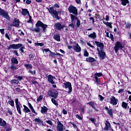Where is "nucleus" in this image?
Listing matches in <instances>:
<instances>
[{
  "label": "nucleus",
  "mask_w": 131,
  "mask_h": 131,
  "mask_svg": "<svg viewBox=\"0 0 131 131\" xmlns=\"http://www.w3.org/2000/svg\"><path fill=\"white\" fill-rule=\"evenodd\" d=\"M68 11L71 13L73 14L75 16H77V15H78V10H77V8L76 7L73 6V5H70L69 7Z\"/></svg>",
  "instance_id": "obj_4"
},
{
  "label": "nucleus",
  "mask_w": 131,
  "mask_h": 131,
  "mask_svg": "<svg viewBox=\"0 0 131 131\" xmlns=\"http://www.w3.org/2000/svg\"><path fill=\"white\" fill-rule=\"evenodd\" d=\"M54 27L56 30H63L65 28V26L62 25L60 23H57L55 24Z\"/></svg>",
  "instance_id": "obj_11"
},
{
  "label": "nucleus",
  "mask_w": 131,
  "mask_h": 131,
  "mask_svg": "<svg viewBox=\"0 0 131 131\" xmlns=\"http://www.w3.org/2000/svg\"><path fill=\"white\" fill-rule=\"evenodd\" d=\"M84 56H85V57H89V52H88V51H85L84 53Z\"/></svg>",
  "instance_id": "obj_56"
},
{
  "label": "nucleus",
  "mask_w": 131,
  "mask_h": 131,
  "mask_svg": "<svg viewBox=\"0 0 131 131\" xmlns=\"http://www.w3.org/2000/svg\"><path fill=\"white\" fill-rule=\"evenodd\" d=\"M76 117L79 120H82V118H81V116H79V115H78V114L76 115Z\"/></svg>",
  "instance_id": "obj_48"
},
{
  "label": "nucleus",
  "mask_w": 131,
  "mask_h": 131,
  "mask_svg": "<svg viewBox=\"0 0 131 131\" xmlns=\"http://www.w3.org/2000/svg\"><path fill=\"white\" fill-rule=\"evenodd\" d=\"M12 49L13 50H18L19 49V51L23 53H24V49H25V47L23 46V44L22 43L12 44L9 46L7 50H10Z\"/></svg>",
  "instance_id": "obj_2"
},
{
  "label": "nucleus",
  "mask_w": 131,
  "mask_h": 131,
  "mask_svg": "<svg viewBox=\"0 0 131 131\" xmlns=\"http://www.w3.org/2000/svg\"><path fill=\"white\" fill-rule=\"evenodd\" d=\"M70 124H72V125L74 128H77V126L76 125V124H74L72 122H70Z\"/></svg>",
  "instance_id": "obj_49"
},
{
  "label": "nucleus",
  "mask_w": 131,
  "mask_h": 131,
  "mask_svg": "<svg viewBox=\"0 0 131 131\" xmlns=\"http://www.w3.org/2000/svg\"><path fill=\"white\" fill-rule=\"evenodd\" d=\"M80 25V20H79V19H77V22H76V26L77 27H79Z\"/></svg>",
  "instance_id": "obj_47"
},
{
  "label": "nucleus",
  "mask_w": 131,
  "mask_h": 131,
  "mask_svg": "<svg viewBox=\"0 0 131 131\" xmlns=\"http://www.w3.org/2000/svg\"><path fill=\"white\" fill-rule=\"evenodd\" d=\"M99 97L100 99V101H103V100H104V98L103 96H102V95H99Z\"/></svg>",
  "instance_id": "obj_60"
},
{
  "label": "nucleus",
  "mask_w": 131,
  "mask_h": 131,
  "mask_svg": "<svg viewBox=\"0 0 131 131\" xmlns=\"http://www.w3.org/2000/svg\"><path fill=\"white\" fill-rule=\"evenodd\" d=\"M0 16L3 17L7 20H10V16H9V12L5 11V10L0 8Z\"/></svg>",
  "instance_id": "obj_6"
},
{
  "label": "nucleus",
  "mask_w": 131,
  "mask_h": 131,
  "mask_svg": "<svg viewBox=\"0 0 131 131\" xmlns=\"http://www.w3.org/2000/svg\"><path fill=\"white\" fill-rule=\"evenodd\" d=\"M93 43L97 46V49H99V51H103V50H104V43L102 42L95 41L93 42Z\"/></svg>",
  "instance_id": "obj_7"
},
{
  "label": "nucleus",
  "mask_w": 131,
  "mask_h": 131,
  "mask_svg": "<svg viewBox=\"0 0 131 131\" xmlns=\"http://www.w3.org/2000/svg\"><path fill=\"white\" fill-rule=\"evenodd\" d=\"M88 36L90 38H92V39H95V38H97V34H96V32H94L93 33L88 35Z\"/></svg>",
  "instance_id": "obj_19"
},
{
  "label": "nucleus",
  "mask_w": 131,
  "mask_h": 131,
  "mask_svg": "<svg viewBox=\"0 0 131 131\" xmlns=\"http://www.w3.org/2000/svg\"><path fill=\"white\" fill-rule=\"evenodd\" d=\"M88 104H89V105L91 106L92 108L95 107V102H94L93 101H91V102H88Z\"/></svg>",
  "instance_id": "obj_40"
},
{
  "label": "nucleus",
  "mask_w": 131,
  "mask_h": 131,
  "mask_svg": "<svg viewBox=\"0 0 131 131\" xmlns=\"http://www.w3.org/2000/svg\"><path fill=\"white\" fill-rule=\"evenodd\" d=\"M74 49L76 53H80V51H81V48L80 47L78 44H76L75 46H74Z\"/></svg>",
  "instance_id": "obj_17"
},
{
  "label": "nucleus",
  "mask_w": 131,
  "mask_h": 131,
  "mask_svg": "<svg viewBox=\"0 0 131 131\" xmlns=\"http://www.w3.org/2000/svg\"><path fill=\"white\" fill-rule=\"evenodd\" d=\"M48 77V81L49 83H51V84H55V81H54V79H56V77L52 76V75H49Z\"/></svg>",
  "instance_id": "obj_14"
},
{
  "label": "nucleus",
  "mask_w": 131,
  "mask_h": 131,
  "mask_svg": "<svg viewBox=\"0 0 131 131\" xmlns=\"http://www.w3.org/2000/svg\"><path fill=\"white\" fill-rule=\"evenodd\" d=\"M69 27H71L72 28V29H74V24H70L69 25Z\"/></svg>",
  "instance_id": "obj_58"
},
{
  "label": "nucleus",
  "mask_w": 131,
  "mask_h": 131,
  "mask_svg": "<svg viewBox=\"0 0 131 131\" xmlns=\"http://www.w3.org/2000/svg\"><path fill=\"white\" fill-rule=\"evenodd\" d=\"M48 111V107L46 106H43V107H41V113H46Z\"/></svg>",
  "instance_id": "obj_22"
},
{
  "label": "nucleus",
  "mask_w": 131,
  "mask_h": 131,
  "mask_svg": "<svg viewBox=\"0 0 131 131\" xmlns=\"http://www.w3.org/2000/svg\"><path fill=\"white\" fill-rule=\"evenodd\" d=\"M114 49L116 53H117L119 50H122V49H123V46H122V43H121V42H120L117 41L114 47Z\"/></svg>",
  "instance_id": "obj_8"
},
{
  "label": "nucleus",
  "mask_w": 131,
  "mask_h": 131,
  "mask_svg": "<svg viewBox=\"0 0 131 131\" xmlns=\"http://www.w3.org/2000/svg\"><path fill=\"white\" fill-rule=\"evenodd\" d=\"M10 82H11V84H14L15 83H16L17 84H18L20 83V82H19V80H16V79L11 80L10 81Z\"/></svg>",
  "instance_id": "obj_31"
},
{
  "label": "nucleus",
  "mask_w": 131,
  "mask_h": 131,
  "mask_svg": "<svg viewBox=\"0 0 131 131\" xmlns=\"http://www.w3.org/2000/svg\"><path fill=\"white\" fill-rule=\"evenodd\" d=\"M16 107L17 111L18 114L21 115V107H22V105H19V106H16Z\"/></svg>",
  "instance_id": "obj_32"
},
{
  "label": "nucleus",
  "mask_w": 131,
  "mask_h": 131,
  "mask_svg": "<svg viewBox=\"0 0 131 131\" xmlns=\"http://www.w3.org/2000/svg\"><path fill=\"white\" fill-rule=\"evenodd\" d=\"M105 110H107V114L109 115L110 117H113V110L109 109L107 106L105 107Z\"/></svg>",
  "instance_id": "obj_15"
},
{
  "label": "nucleus",
  "mask_w": 131,
  "mask_h": 131,
  "mask_svg": "<svg viewBox=\"0 0 131 131\" xmlns=\"http://www.w3.org/2000/svg\"><path fill=\"white\" fill-rule=\"evenodd\" d=\"M103 24H105V25H106V26H108V27H110V28L112 29V23H109V22H106V21H103Z\"/></svg>",
  "instance_id": "obj_27"
},
{
  "label": "nucleus",
  "mask_w": 131,
  "mask_h": 131,
  "mask_svg": "<svg viewBox=\"0 0 131 131\" xmlns=\"http://www.w3.org/2000/svg\"><path fill=\"white\" fill-rule=\"evenodd\" d=\"M94 77L97 84H101V81H100V78H98L97 76H94Z\"/></svg>",
  "instance_id": "obj_34"
},
{
  "label": "nucleus",
  "mask_w": 131,
  "mask_h": 131,
  "mask_svg": "<svg viewBox=\"0 0 131 131\" xmlns=\"http://www.w3.org/2000/svg\"><path fill=\"white\" fill-rule=\"evenodd\" d=\"M35 46H39L40 47H42L43 46V44L42 43H35Z\"/></svg>",
  "instance_id": "obj_54"
},
{
  "label": "nucleus",
  "mask_w": 131,
  "mask_h": 131,
  "mask_svg": "<svg viewBox=\"0 0 131 131\" xmlns=\"http://www.w3.org/2000/svg\"><path fill=\"white\" fill-rule=\"evenodd\" d=\"M47 9L53 18H55V19H56V20H60V17H59V13H58V11L54 9V7H50V8Z\"/></svg>",
  "instance_id": "obj_3"
},
{
  "label": "nucleus",
  "mask_w": 131,
  "mask_h": 131,
  "mask_svg": "<svg viewBox=\"0 0 131 131\" xmlns=\"http://www.w3.org/2000/svg\"><path fill=\"white\" fill-rule=\"evenodd\" d=\"M121 2V5L122 6H126L127 4H129V1L128 0H120Z\"/></svg>",
  "instance_id": "obj_24"
},
{
  "label": "nucleus",
  "mask_w": 131,
  "mask_h": 131,
  "mask_svg": "<svg viewBox=\"0 0 131 131\" xmlns=\"http://www.w3.org/2000/svg\"><path fill=\"white\" fill-rule=\"evenodd\" d=\"M10 69H11L12 71H15V70H17V69H18V68L16 66L12 64L10 67Z\"/></svg>",
  "instance_id": "obj_30"
},
{
  "label": "nucleus",
  "mask_w": 131,
  "mask_h": 131,
  "mask_svg": "<svg viewBox=\"0 0 131 131\" xmlns=\"http://www.w3.org/2000/svg\"><path fill=\"white\" fill-rule=\"evenodd\" d=\"M7 125V122L4 119L0 118V126H6Z\"/></svg>",
  "instance_id": "obj_20"
},
{
  "label": "nucleus",
  "mask_w": 131,
  "mask_h": 131,
  "mask_svg": "<svg viewBox=\"0 0 131 131\" xmlns=\"http://www.w3.org/2000/svg\"><path fill=\"white\" fill-rule=\"evenodd\" d=\"M97 51L98 52V55L100 60H104V59H105V56H106V53L103 51V50L100 51L99 48H97Z\"/></svg>",
  "instance_id": "obj_9"
},
{
  "label": "nucleus",
  "mask_w": 131,
  "mask_h": 131,
  "mask_svg": "<svg viewBox=\"0 0 131 131\" xmlns=\"http://www.w3.org/2000/svg\"><path fill=\"white\" fill-rule=\"evenodd\" d=\"M43 98V97L41 95L39 96L38 97V98L37 99V102H40V101H41V100H42V98Z\"/></svg>",
  "instance_id": "obj_43"
},
{
  "label": "nucleus",
  "mask_w": 131,
  "mask_h": 131,
  "mask_svg": "<svg viewBox=\"0 0 131 131\" xmlns=\"http://www.w3.org/2000/svg\"><path fill=\"white\" fill-rule=\"evenodd\" d=\"M89 119H90V121H92V122H93V123H95V119L90 118Z\"/></svg>",
  "instance_id": "obj_63"
},
{
  "label": "nucleus",
  "mask_w": 131,
  "mask_h": 131,
  "mask_svg": "<svg viewBox=\"0 0 131 131\" xmlns=\"http://www.w3.org/2000/svg\"><path fill=\"white\" fill-rule=\"evenodd\" d=\"M122 107L125 109H126V108H127V104L124 102H123L122 103Z\"/></svg>",
  "instance_id": "obj_42"
},
{
  "label": "nucleus",
  "mask_w": 131,
  "mask_h": 131,
  "mask_svg": "<svg viewBox=\"0 0 131 131\" xmlns=\"http://www.w3.org/2000/svg\"><path fill=\"white\" fill-rule=\"evenodd\" d=\"M46 122H47V123H48V124H49L50 125H53V122H52V121L49 120H47L46 121Z\"/></svg>",
  "instance_id": "obj_45"
},
{
  "label": "nucleus",
  "mask_w": 131,
  "mask_h": 131,
  "mask_svg": "<svg viewBox=\"0 0 131 131\" xmlns=\"http://www.w3.org/2000/svg\"><path fill=\"white\" fill-rule=\"evenodd\" d=\"M105 20H106L107 21H109V16L106 15V16H105Z\"/></svg>",
  "instance_id": "obj_64"
},
{
  "label": "nucleus",
  "mask_w": 131,
  "mask_h": 131,
  "mask_svg": "<svg viewBox=\"0 0 131 131\" xmlns=\"http://www.w3.org/2000/svg\"><path fill=\"white\" fill-rule=\"evenodd\" d=\"M131 24L129 23H127L126 25V28L127 29H129L130 28Z\"/></svg>",
  "instance_id": "obj_50"
},
{
  "label": "nucleus",
  "mask_w": 131,
  "mask_h": 131,
  "mask_svg": "<svg viewBox=\"0 0 131 131\" xmlns=\"http://www.w3.org/2000/svg\"><path fill=\"white\" fill-rule=\"evenodd\" d=\"M95 76H96V77H101V76H103V74L101 73H96Z\"/></svg>",
  "instance_id": "obj_41"
},
{
  "label": "nucleus",
  "mask_w": 131,
  "mask_h": 131,
  "mask_svg": "<svg viewBox=\"0 0 131 131\" xmlns=\"http://www.w3.org/2000/svg\"><path fill=\"white\" fill-rule=\"evenodd\" d=\"M50 54H49V56L50 57H54V56H56V53H54V52H52V51H50Z\"/></svg>",
  "instance_id": "obj_44"
},
{
  "label": "nucleus",
  "mask_w": 131,
  "mask_h": 131,
  "mask_svg": "<svg viewBox=\"0 0 131 131\" xmlns=\"http://www.w3.org/2000/svg\"><path fill=\"white\" fill-rule=\"evenodd\" d=\"M11 62L12 64H15L17 65L18 63V59H17L16 57H13L11 58Z\"/></svg>",
  "instance_id": "obj_21"
},
{
  "label": "nucleus",
  "mask_w": 131,
  "mask_h": 131,
  "mask_svg": "<svg viewBox=\"0 0 131 131\" xmlns=\"http://www.w3.org/2000/svg\"><path fill=\"white\" fill-rule=\"evenodd\" d=\"M15 105L16 107L22 105L21 103H20V101H19V99L18 98L15 99Z\"/></svg>",
  "instance_id": "obj_33"
},
{
  "label": "nucleus",
  "mask_w": 131,
  "mask_h": 131,
  "mask_svg": "<svg viewBox=\"0 0 131 131\" xmlns=\"http://www.w3.org/2000/svg\"><path fill=\"white\" fill-rule=\"evenodd\" d=\"M51 101L52 102V103L55 105V106H58V105H59L58 104V102H57V101H56V100H55L54 98H52L51 99Z\"/></svg>",
  "instance_id": "obj_36"
},
{
  "label": "nucleus",
  "mask_w": 131,
  "mask_h": 131,
  "mask_svg": "<svg viewBox=\"0 0 131 131\" xmlns=\"http://www.w3.org/2000/svg\"><path fill=\"white\" fill-rule=\"evenodd\" d=\"M57 129L58 131L65 130V127L64 126V124L61 123V122L59 121L57 122Z\"/></svg>",
  "instance_id": "obj_10"
},
{
  "label": "nucleus",
  "mask_w": 131,
  "mask_h": 131,
  "mask_svg": "<svg viewBox=\"0 0 131 131\" xmlns=\"http://www.w3.org/2000/svg\"><path fill=\"white\" fill-rule=\"evenodd\" d=\"M35 26L36 28H30V30L38 33L40 32V27H42L43 32H46V31H47V28L48 27V25L43 24L42 22L40 21V20H38Z\"/></svg>",
  "instance_id": "obj_1"
},
{
  "label": "nucleus",
  "mask_w": 131,
  "mask_h": 131,
  "mask_svg": "<svg viewBox=\"0 0 131 131\" xmlns=\"http://www.w3.org/2000/svg\"><path fill=\"white\" fill-rule=\"evenodd\" d=\"M51 93V95L50 96L51 97H53V98H54V99H57V98H58V92L57 91H54V92H52V91H50Z\"/></svg>",
  "instance_id": "obj_18"
},
{
  "label": "nucleus",
  "mask_w": 131,
  "mask_h": 131,
  "mask_svg": "<svg viewBox=\"0 0 131 131\" xmlns=\"http://www.w3.org/2000/svg\"><path fill=\"white\" fill-rule=\"evenodd\" d=\"M22 14L23 15V16H26V15H27V14H29V12L28 11V10L27 9H22V11H21Z\"/></svg>",
  "instance_id": "obj_25"
},
{
  "label": "nucleus",
  "mask_w": 131,
  "mask_h": 131,
  "mask_svg": "<svg viewBox=\"0 0 131 131\" xmlns=\"http://www.w3.org/2000/svg\"><path fill=\"white\" fill-rule=\"evenodd\" d=\"M8 104L10 105L12 107H14L15 106V103H14V101L11 100V101H8Z\"/></svg>",
  "instance_id": "obj_38"
},
{
  "label": "nucleus",
  "mask_w": 131,
  "mask_h": 131,
  "mask_svg": "<svg viewBox=\"0 0 131 131\" xmlns=\"http://www.w3.org/2000/svg\"><path fill=\"white\" fill-rule=\"evenodd\" d=\"M20 21L19 19L17 18H15L14 20L13 21V23L10 24V26L11 27H19L20 26Z\"/></svg>",
  "instance_id": "obj_13"
},
{
  "label": "nucleus",
  "mask_w": 131,
  "mask_h": 131,
  "mask_svg": "<svg viewBox=\"0 0 131 131\" xmlns=\"http://www.w3.org/2000/svg\"><path fill=\"white\" fill-rule=\"evenodd\" d=\"M13 54H15L17 56H19V54H18V52L16 50H14L13 52Z\"/></svg>",
  "instance_id": "obj_57"
},
{
  "label": "nucleus",
  "mask_w": 131,
  "mask_h": 131,
  "mask_svg": "<svg viewBox=\"0 0 131 131\" xmlns=\"http://www.w3.org/2000/svg\"><path fill=\"white\" fill-rule=\"evenodd\" d=\"M105 125V126L104 128V130H109V128H111V124H110L108 121H106Z\"/></svg>",
  "instance_id": "obj_16"
},
{
  "label": "nucleus",
  "mask_w": 131,
  "mask_h": 131,
  "mask_svg": "<svg viewBox=\"0 0 131 131\" xmlns=\"http://www.w3.org/2000/svg\"><path fill=\"white\" fill-rule=\"evenodd\" d=\"M87 45H88V46L90 47V48H92V49H95V47H94L93 45H91V43L88 42Z\"/></svg>",
  "instance_id": "obj_59"
},
{
  "label": "nucleus",
  "mask_w": 131,
  "mask_h": 131,
  "mask_svg": "<svg viewBox=\"0 0 131 131\" xmlns=\"http://www.w3.org/2000/svg\"><path fill=\"white\" fill-rule=\"evenodd\" d=\"M34 122H36L37 123H38L39 124H41L43 121L41 120V119H39V118H37L34 119Z\"/></svg>",
  "instance_id": "obj_23"
},
{
  "label": "nucleus",
  "mask_w": 131,
  "mask_h": 131,
  "mask_svg": "<svg viewBox=\"0 0 131 131\" xmlns=\"http://www.w3.org/2000/svg\"><path fill=\"white\" fill-rule=\"evenodd\" d=\"M110 38L112 41H114V37L112 34H110Z\"/></svg>",
  "instance_id": "obj_51"
},
{
  "label": "nucleus",
  "mask_w": 131,
  "mask_h": 131,
  "mask_svg": "<svg viewBox=\"0 0 131 131\" xmlns=\"http://www.w3.org/2000/svg\"><path fill=\"white\" fill-rule=\"evenodd\" d=\"M63 84V88H64L66 90H67V89L69 90L68 94L70 95V94L72 93V85H71V83L69 82H65Z\"/></svg>",
  "instance_id": "obj_5"
},
{
  "label": "nucleus",
  "mask_w": 131,
  "mask_h": 131,
  "mask_svg": "<svg viewBox=\"0 0 131 131\" xmlns=\"http://www.w3.org/2000/svg\"><path fill=\"white\" fill-rule=\"evenodd\" d=\"M31 110L32 113H34L35 114H36V115H37V113L35 112V110H34V108L33 107L32 108H31Z\"/></svg>",
  "instance_id": "obj_53"
},
{
  "label": "nucleus",
  "mask_w": 131,
  "mask_h": 131,
  "mask_svg": "<svg viewBox=\"0 0 131 131\" xmlns=\"http://www.w3.org/2000/svg\"><path fill=\"white\" fill-rule=\"evenodd\" d=\"M25 67H26L27 69H29V70H30V69H32V64L30 63L25 64Z\"/></svg>",
  "instance_id": "obj_28"
},
{
  "label": "nucleus",
  "mask_w": 131,
  "mask_h": 131,
  "mask_svg": "<svg viewBox=\"0 0 131 131\" xmlns=\"http://www.w3.org/2000/svg\"><path fill=\"white\" fill-rule=\"evenodd\" d=\"M86 61L90 62H95L96 61V59L93 57H89V59H86Z\"/></svg>",
  "instance_id": "obj_39"
},
{
  "label": "nucleus",
  "mask_w": 131,
  "mask_h": 131,
  "mask_svg": "<svg viewBox=\"0 0 131 131\" xmlns=\"http://www.w3.org/2000/svg\"><path fill=\"white\" fill-rule=\"evenodd\" d=\"M5 37H6V38H8L9 40L11 39V38H10V36H9V34H8V33H6L5 34Z\"/></svg>",
  "instance_id": "obj_52"
},
{
  "label": "nucleus",
  "mask_w": 131,
  "mask_h": 131,
  "mask_svg": "<svg viewBox=\"0 0 131 131\" xmlns=\"http://www.w3.org/2000/svg\"><path fill=\"white\" fill-rule=\"evenodd\" d=\"M0 32L2 34H5V29H0Z\"/></svg>",
  "instance_id": "obj_55"
},
{
  "label": "nucleus",
  "mask_w": 131,
  "mask_h": 131,
  "mask_svg": "<svg viewBox=\"0 0 131 131\" xmlns=\"http://www.w3.org/2000/svg\"><path fill=\"white\" fill-rule=\"evenodd\" d=\"M14 78H17L18 80H19V81H21V80L23 79V77L21 76L15 75Z\"/></svg>",
  "instance_id": "obj_35"
},
{
  "label": "nucleus",
  "mask_w": 131,
  "mask_h": 131,
  "mask_svg": "<svg viewBox=\"0 0 131 131\" xmlns=\"http://www.w3.org/2000/svg\"><path fill=\"white\" fill-rule=\"evenodd\" d=\"M117 103H118V99H116L115 97L113 96L110 98V103L113 105V106L117 105Z\"/></svg>",
  "instance_id": "obj_12"
},
{
  "label": "nucleus",
  "mask_w": 131,
  "mask_h": 131,
  "mask_svg": "<svg viewBox=\"0 0 131 131\" xmlns=\"http://www.w3.org/2000/svg\"><path fill=\"white\" fill-rule=\"evenodd\" d=\"M24 112H25V113H29V112H31L30 110L25 105H24Z\"/></svg>",
  "instance_id": "obj_26"
},
{
  "label": "nucleus",
  "mask_w": 131,
  "mask_h": 131,
  "mask_svg": "<svg viewBox=\"0 0 131 131\" xmlns=\"http://www.w3.org/2000/svg\"><path fill=\"white\" fill-rule=\"evenodd\" d=\"M28 73H31V74L34 75V74H35L36 73V71L35 70H34V71L29 70Z\"/></svg>",
  "instance_id": "obj_46"
},
{
  "label": "nucleus",
  "mask_w": 131,
  "mask_h": 131,
  "mask_svg": "<svg viewBox=\"0 0 131 131\" xmlns=\"http://www.w3.org/2000/svg\"><path fill=\"white\" fill-rule=\"evenodd\" d=\"M53 38L55 40H57V41H60L61 40L60 39V35L58 34L54 35L53 36Z\"/></svg>",
  "instance_id": "obj_29"
},
{
  "label": "nucleus",
  "mask_w": 131,
  "mask_h": 131,
  "mask_svg": "<svg viewBox=\"0 0 131 131\" xmlns=\"http://www.w3.org/2000/svg\"><path fill=\"white\" fill-rule=\"evenodd\" d=\"M71 18L73 21L74 20H77V17H76L75 15H74L73 14L70 15Z\"/></svg>",
  "instance_id": "obj_37"
},
{
  "label": "nucleus",
  "mask_w": 131,
  "mask_h": 131,
  "mask_svg": "<svg viewBox=\"0 0 131 131\" xmlns=\"http://www.w3.org/2000/svg\"><path fill=\"white\" fill-rule=\"evenodd\" d=\"M105 33H106L105 36L106 37H109V32H107V31H105Z\"/></svg>",
  "instance_id": "obj_62"
},
{
  "label": "nucleus",
  "mask_w": 131,
  "mask_h": 131,
  "mask_svg": "<svg viewBox=\"0 0 131 131\" xmlns=\"http://www.w3.org/2000/svg\"><path fill=\"white\" fill-rule=\"evenodd\" d=\"M62 112L64 115H66V114H67V111H66V110L65 109H63Z\"/></svg>",
  "instance_id": "obj_61"
}]
</instances>
